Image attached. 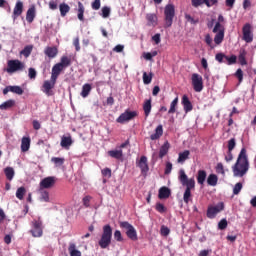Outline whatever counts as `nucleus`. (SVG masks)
<instances>
[{
    "mask_svg": "<svg viewBox=\"0 0 256 256\" xmlns=\"http://www.w3.org/2000/svg\"><path fill=\"white\" fill-rule=\"evenodd\" d=\"M181 104L185 113H191V111H193V103H191V100H189V96H187V94L182 96Z\"/></svg>",
    "mask_w": 256,
    "mask_h": 256,
    "instance_id": "nucleus-15",
    "label": "nucleus"
},
{
    "mask_svg": "<svg viewBox=\"0 0 256 256\" xmlns=\"http://www.w3.org/2000/svg\"><path fill=\"white\" fill-rule=\"evenodd\" d=\"M225 209V204L223 202L218 203L216 206H209L207 209V217L208 219H215L218 213H221Z\"/></svg>",
    "mask_w": 256,
    "mask_h": 256,
    "instance_id": "nucleus-8",
    "label": "nucleus"
},
{
    "mask_svg": "<svg viewBox=\"0 0 256 256\" xmlns=\"http://www.w3.org/2000/svg\"><path fill=\"white\" fill-rule=\"evenodd\" d=\"M148 27H157V14H146Z\"/></svg>",
    "mask_w": 256,
    "mask_h": 256,
    "instance_id": "nucleus-24",
    "label": "nucleus"
},
{
    "mask_svg": "<svg viewBox=\"0 0 256 256\" xmlns=\"http://www.w3.org/2000/svg\"><path fill=\"white\" fill-rule=\"evenodd\" d=\"M51 161L56 165V167H61V165L65 163V158L52 157Z\"/></svg>",
    "mask_w": 256,
    "mask_h": 256,
    "instance_id": "nucleus-47",
    "label": "nucleus"
},
{
    "mask_svg": "<svg viewBox=\"0 0 256 256\" xmlns=\"http://www.w3.org/2000/svg\"><path fill=\"white\" fill-rule=\"evenodd\" d=\"M56 183L57 177L48 176L40 181V191H43L45 189H52V187H55Z\"/></svg>",
    "mask_w": 256,
    "mask_h": 256,
    "instance_id": "nucleus-9",
    "label": "nucleus"
},
{
    "mask_svg": "<svg viewBox=\"0 0 256 256\" xmlns=\"http://www.w3.org/2000/svg\"><path fill=\"white\" fill-rule=\"evenodd\" d=\"M31 227L30 233L32 237H43V221L41 219L33 220Z\"/></svg>",
    "mask_w": 256,
    "mask_h": 256,
    "instance_id": "nucleus-6",
    "label": "nucleus"
},
{
    "mask_svg": "<svg viewBox=\"0 0 256 256\" xmlns=\"http://www.w3.org/2000/svg\"><path fill=\"white\" fill-rule=\"evenodd\" d=\"M241 189H243V184L241 182L236 183L233 188V194L239 195V193H241Z\"/></svg>",
    "mask_w": 256,
    "mask_h": 256,
    "instance_id": "nucleus-53",
    "label": "nucleus"
},
{
    "mask_svg": "<svg viewBox=\"0 0 256 256\" xmlns=\"http://www.w3.org/2000/svg\"><path fill=\"white\" fill-rule=\"evenodd\" d=\"M224 39H225V32L221 30L219 32H216V35L214 37V43L216 45H221Z\"/></svg>",
    "mask_w": 256,
    "mask_h": 256,
    "instance_id": "nucleus-29",
    "label": "nucleus"
},
{
    "mask_svg": "<svg viewBox=\"0 0 256 256\" xmlns=\"http://www.w3.org/2000/svg\"><path fill=\"white\" fill-rule=\"evenodd\" d=\"M137 117V111H129L126 110L124 113H122L117 119L116 122L123 125V123H127L129 121H132V119H135Z\"/></svg>",
    "mask_w": 256,
    "mask_h": 256,
    "instance_id": "nucleus-10",
    "label": "nucleus"
},
{
    "mask_svg": "<svg viewBox=\"0 0 256 256\" xmlns=\"http://www.w3.org/2000/svg\"><path fill=\"white\" fill-rule=\"evenodd\" d=\"M205 43L210 47L211 49H215V46L213 45V38H211L210 34L205 35Z\"/></svg>",
    "mask_w": 256,
    "mask_h": 256,
    "instance_id": "nucleus-51",
    "label": "nucleus"
},
{
    "mask_svg": "<svg viewBox=\"0 0 256 256\" xmlns=\"http://www.w3.org/2000/svg\"><path fill=\"white\" fill-rule=\"evenodd\" d=\"M237 145V142L235 140V138H232L228 141V151H233V149H235Z\"/></svg>",
    "mask_w": 256,
    "mask_h": 256,
    "instance_id": "nucleus-60",
    "label": "nucleus"
},
{
    "mask_svg": "<svg viewBox=\"0 0 256 256\" xmlns=\"http://www.w3.org/2000/svg\"><path fill=\"white\" fill-rule=\"evenodd\" d=\"M4 173L8 181H13V177H15V170L13 169V167H6L4 169Z\"/></svg>",
    "mask_w": 256,
    "mask_h": 256,
    "instance_id": "nucleus-34",
    "label": "nucleus"
},
{
    "mask_svg": "<svg viewBox=\"0 0 256 256\" xmlns=\"http://www.w3.org/2000/svg\"><path fill=\"white\" fill-rule=\"evenodd\" d=\"M91 7L94 11H99V9H101V0H94Z\"/></svg>",
    "mask_w": 256,
    "mask_h": 256,
    "instance_id": "nucleus-58",
    "label": "nucleus"
},
{
    "mask_svg": "<svg viewBox=\"0 0 256 256\" xmlns=\"http://www.w3.org/2000/svg\"><path fill=\"white\" fill-rule=\"evenodd\" d=\"M44 53L46 57H49V59H55L59 53V49H57L55 46H48L45 48Z\"/></svg>",
    "mask_w": 256,
    "mask_h": 256,
    "instance_id": "nucleus-17",
    "label": "nucleus"
},
{
    "mask_svg": "<svg viewBox=\"0 0 256 256\" xmlns=\"http://www.w3.org/2000/svg\"><path fill=\"white\" fill-rule=\"evenodd\" d=\"M142 79L144 85H149L153 81V73L150 72V74H147V72H144Z\"/></svg>",
    "mask_w": 256,
    "mask_h": 256,
    "instance_id": "nucleus-42",
    "label": "nucleus"
},
{
    "mask_svg": "<svg viewBox=\"0 0 256 256\" xmlns=\"http://www.w3.org/2000/svg\"><path fill=\"white\" fill-rule=\"evenodd\" d=\"M185 19L188 23H191V25H197L199 23V19H194L190 14H185Z\"/></svg>",
    "mask_w": 256,
    "mask_h": 256,
    "instance_id": "nucleus-55",
    "label": "nucleus"
},
{
    "mask_svg": "<svg viewBox=\"0 0 256 256\" xmlns=\"http://www.w3.org/2000/svg\"><path fill=\"white\" fill-rule=\"evenodd\" d=\"M160 233L163 237H167L169 236V233H171V230L169 229V227L163 225L161 226Z\"/></svg>",
    "mask_w": 256,
    "mask_h": 256,
    "instance_id": "nucleus-56",
    "label": "nucleus"
},
{
    "mask_svg": "<svg viewBox=\"0 0 256 256\" xmlns=\"http://www.w3.org/2000/svg\"><path fill=\"white\" fill-rule=\"evenodd\" d=\"M133 227L134 226L127 221L120 222V228L125 229V233H129V231H131Z\"/></svg>",
    "mask_w": 256,
    "mask_h": 256,
    "instance_id": "nucleus-44",
    "label": "nucleus"
},
{
    "mask_svg": "<svg viewBox=\"0 0 256 256\" xmlns=\"http://www.w3.org/2000/svg\"><path fill=\"white\" fill-rule=\"evenodd\" d=\"M60 145L63 149H69L73 145V139L71 136H62Z\"/></svg>",
    "mask_w": 256,
    "mask_h": 256,
    "instance_id": "nucleus-23",
    "label": "nucleus"
},
{
    "mask_svg": "<svg viewBox=\"0 0 256 256\" xmlns=\"http://www.w3.org/2000/svg\"><path fill=\"white\" fill-rule=\"evenodd\" d=\"M227 55L223 53H217L215 55V60L218 61V63H226Z\"/></svg>",
    "mask_w": 256,
    "mask_h": 256,
    "instance_id": "nucleus-49",
    "label": "nucleus"
},
{
    "mask_svg": "<svg viewBox=\"0 0 256 256\" xmlns=\"http://www.w3.org/2000/svg\"><path fill=\"white\" fill-rule=\"evenodd\" d=\"M61 17H66L67 13L71 11V7L67 3L63 2L59 5Z\"/></svg>",
    "mask_w": 256,
    "mask_h": 256,
    "instance_id": "nucleus-28",
    "label": "nucleus"
},
{
    "mask_svg": "<svg viewBox=\"0 0 256 256\" xmlns=\"http://www.w3.org/2000/svg\"><path fill=\"white\" fill-rule=\"evenodd\" d=\"M156 211H158V213H165L167 211V208L162 203H157Z\"/></svg>",
    "mask_w": 256,
    "mask_h": 256,
    "instance_id": "nucleus-62",
    "label": "nucleus"
},
{
    "mask_svg": "<svg viewBox=\"0 0 256 256\" xmlns=\"http://www.w3.org/2000/svg\"><path fill=\"white\" fill-rule=\"evenodd\" d=\"M10 92L15 93L16 95H23L24 91L21 86H10Z\"/></svg>",
    "mask_w": 256,
    "mask_h": 256,
    "instance_id": "nucleus-46",
    "label": "nucleus"
},
{
    "mask_svg": "<svg viewBox=\"0 0 256 256\" xmlns=\"http://www.w3.org/2000/svg\"><path fill=\"white\" fill-rule=\"evenodd\" d=\"M89 93H91V84H84L82 86L81 97L85 99L89 97Z\"/></svg>",
    "mask_w": 256,
    "mask_h": 256,
    "instance_id": "nucleus-38",
    "label": "nucleus"
},
{
    "mask_svg": "<svg viewBox=\"0 0 256 256\" xmlns=\"http://www.w3.org/2000/svg\"><path fill=\"white\" fill-rule=\"evenodd\" d=\"M169 147H170L169 142H165V143L160 147V151H159V157H160V159H163V157H165V155H167V154L169 153Z\"/></svg>",
    "mask_w": 256,
    "mask_h": 256,
    "instance_id": "nucleus-30",
    "label": "nucleus"
},
{
    "mask_svg": "<svg viewBox=\"0 0 256 256\" xmlns=\"http://www.w3.org/2000/svg\"><path fill=\"white\" fill-rule=\"evenodd\" d=\"M78 14L77 17L79 19V21H85V6H83V3L78 2Z\"/></svg>",
    "mask_w": 256,
    "mask_h": 256,
    "instance_id": "nucleus-32",
    "label": "nucleus"
},
{
    "mask_svg": "<svg viewBox=\"0 0 256 256\" xmlns=\"http://www.w3.org/2000/svg\"><path fill=\"white\" fill-rule=\"evenodd\" d=\"M25 69V63L21 62L19 59L8 60L6 72L9 75H13V73H17L19 71H23Z\"/></svg>",
    "mask_w": 256,
    "mask_h": 256,
    "instance_id": "nucleus-4",
    "label": "nucleus"
},
{
    "mask_svg": "<svg viewBox=\"0 0 256 256\" xmlns=\"http://www.w3.org/2000/svg\"><path fill=\"white\" fill-rule=\"evenodd\" d=\"M234 177H245L249 171V158L247 157V149L242 148L236 163L232 167Z\"/></svg>",
    "mask_w": 256,
    "mask_h": 256,
    "instance_id": "nucleus-1",
    "label": "nucleus"
},
{
    "mask_svg": "<svg viewBox=\"0 0 256 256\" xmlns=\"http://www.w3.org/2000/svg\"><path fill=\"white\" fill-rule=\"evenodd\" d=\"M192 7H201V5H206L207 0H191Z\"/></svg>",
    "mask_w": 256,
    "mask_h": 256,
    "instance_id": "nucleus-52",
    "label": "nucleus"
},
{
    "mask_svg": "<svg viewBox=\"0 0 256 256\" xmlns=\"http://www.w3.org/2000/svg\"><path fill=\"white\" fill-rule=\"evenodd\" d=\"M165 24L164 27L168 28L173 25V19L175 18V5L167 4L164 8Z\"/></svg>",
    "mask_w": 256,
    "mask_h": 256,
    "instance_id": "nucleus-5",
    "label": "nucleus"
},
{
    "mask_svg": "<svg viewBox=\"0 0 256 256\" xmlns=\"http://www.w3.org/2000/svg\"><path fill=\"white\" fill-rule=\"evenodd\" d=\"M41 196H40V201H44V203H49L50 198H49V192L46 190H40Z\"/></svg>",
    "mask_w": 256,
    "mask_h": 256,
    "instance_id": "nucleus-45",
    "label": "nucleus"
},
{
    "mask_svg": "<svg viewBox=\"0 0 256 256\" xmlns=\"http://www.w3.org/2000/svg\"><path fill=\"white\" fill-rule=\"evenodd\" d=\"M245 57H247V51L241 50L238 56V61L240 65H247V59Z\"/></svg>",
    "mask_w": 256,
    "mask_h": 256,
    "instance_id": "nucleus-40",
    "label": "nucleus"
},
{
    "mask_svg": "<svg viewBox=\"0 0 256 256\" xmlns=\"http://www.w3.org/2000/svg\"><path fill=\"white\" fill-rule=\"evenodd\" d=\"M114 239L117 240L118 242L123 241V235L121 234L120 230H116L114 232Z\"/></svg>",
    "mask_w": 256,
    "mask_h": 256,
    "instance_id": "nucleus-64",
    "label": "nucleus"
},
{
    "mask_svg": "<svg viewBox=\"0 0 256 256\" xmlns=\"http://www.w3.org/2000/svg\"><path fill=\"white\" fill-rule=\"evenodd\" d=\"M218 181L219 178L215 174H210L207 178V184L210 185V187H215Z\"/></svg>",
    "mask_w": 256,
    "mask_h": 256,
    "instance_id": "nucleus-35",
    "label": "nucleus"
},
{
    "mask_svg": "<svg viewBox=\"0 0 256 256\" xmlns=\"http://www.w3.org/2000/svg\"><path fill=\"white\" fill-rule=\"evenodd\" d=\"M189 155H191V152L189 150H185L184 152H180L178 156V163H183L187 159H189Z\"/></svg>",
    "mask_w": 256,
    "mask_h": 256,
    "instance_id": "nucleus-37",
    "label": "nucleus"
},
{
    "mask_svg": "<svg viewBox=\"0 0 256 256\" xmlns=\"http://www.w3.org/2000/svg\"><path fill=\"white\" fill-rule=\"evenodd\" d=\"M109 15H111V8L110 7H107V6H104L102 8V17L104 19H107V17H109Z\"/></svg>",
    "mask_w": 256,
    "mask_h": 256,
    "instance_id": "nucleus-57",
    "label": "nucleus"
},
{
    "mask_svg": "<svg viewBox=\"0 0 256 256\" xmlns=\"http://www.w3.org/2000/svg\"><path fill=\"white\" fill-rule=\"evenodd\" d=\"M26 193H27V190L25 189V187H19L16 191L17 199H19L20 201H23V198L25 197Z\"/></svg>",
    "mask_w": 256,
    "mask_h": 256,
    "instance_id": "nucleus-41",
    "label": "nucleus"
},
{
    "mask_svg": "<svg viewBox=\"0 0 256 256\" xmlns=\"http://www.w3.org/2000/svg\"><path fill=\"white\" fill-rule=\"evenodd\" d=\"M151 109H152V105H151V98H150L148 100H145L143 104V111H144L145 117H148L149 115H151Z\"/></svg>",
    "mask_w": 256,
    "mask_h": 256,
    "instance_id": "nucleus-25",
    "label": "nucleus"
},
{
    "mask_svg": "<svg viewBox=\"0 0 256 256\" xmlns=\"http://www.w3.org/2000/svg\"><path fill=\"white\" fill-rule=\"evenodd\" d=\"M235 77H237L239 83H243V70L241 68H238Z\"/></svg>",
    "mask_w": 256,
    "mask_h": 256,
    "instance_id": "nucleus-61",
    "label": "nucleus"
},
{
    "mask_svg": "<svg viewBox=\"0 0 256 256\" xmlns=\"http://www.w3.org/2000/svg\"><path fill=\"white\" fill-rule=\"evenodd\" d=\"M108 155L112 157V159H117L118 161L123 160V150L121 149L109 150Z\"/></svg>",
    "mask_w": 256,
    "mask_h": 256,
    "instance_id": "nucleus-19",
    "label": "nucleus"
},
{
    "mask_svg": "<svg viewBox=\"0 0 256 256\" xmlns=\"http://www.w3.org/2000/svg\"><path fill=\"white\" fill-rule=\"evenodd\" d=\"M136 165L141 170V174L146 177L147 173H149V164L147 163L146 156H141L140 160L136 163Z\"/></svg>",
    "mask_w": 256,
    "mask_h": 256,
    "instance_id": "nucleus-13",
    "label": "nucleus"
},
{
    "mask_svg": "<svg viewBox=\"0 0 256 256\" xmlns=\"http://www.w3.org/2000/svg\"><path fill=\"white\" fill-rule=\"evenodd\" d=\"M33 51V45L25 46L24 49L20 52L24 57H29Z\"/></svg>",
    "mask_w": 256,
    "mask_h": 256,
    "instance_id": "nucleus-43",
    "label": "nucleus"
},
{
    "mask_svg": "<svg viewBox=\"0 0 256 256\" xmlns=\"http://www.w3.org/2000/svg\"><path fill=\"white\" fill-rule=\"evenodd\" d=\"M58 64L61 65L64 69H67V67L71 65V58L62 56Z\"/></svg>",
    "mask_w": 256,
    "mask_h": 256,
    "instance_id": "nucleus-39",
    "label": "nucleus"
},
{
    "mask_svg": "<svg viewBox=\"0 0 256 256\" xmlns=\"http://www.w3.org/2000/svg\"><path fill=\"white\" fill-rule=\"evenodd\" d=\"M159 199H169L171 197V190L165 186L159 189L158 193Z\"/></svg>",
    "mask_w": 256,
    "mask_h": 256,
    "instance_id": "nucleus-20",
    "label": "nucleus"
},
{
    "mask_svg": "<svg viewBox=\"0 0 256 256\" xmlns=\"http://www.w3.org/2000/svg\"><path fill=\"white\" fill-rule=\"evenodd\" d=\"M35 17H36V8H35V5H32L26 12L27 23H31L32 21H35Z\"/></svg>",
    "mask_w": 256,
    "mask_h": 256,
    "instance_id": "nucleus-18",
    "label": "nucleus"
},
{
    "mask_svg": "<svg viewBox=\"0 0 256 256\" xmlns=\"http://www.w3.org/2000/svg\"><path fill=\"white\" fill-rule=\"evenodd\" d=\"M31 147V138L23 137L21 142V151L22 153H27Z\"/></svg>",
    "mask_w": 256,
    "mask_h": 256,
    "instance_id": "nucleus-22",
    "label": "nucleus"
},
{
    "mask_svg": "<svg viewBox=\"0 0 256 256\" xmlns=\"http://www.w3.org/2000/svg\"><path fill=\"white\" fill-rule=\"evenodd\" d=\"M178 179L183 185V187H186L183 195V201L186 203V205H189V201H191V190L195 189V178H188L187 174L185 173V170L181 169L179 171Z\"/></svg>",
    "mask_w": 256,
    "mask_h": 256,
    "instance_id": "nucleus-2",
    "label": "nucleus"
},
{
    "mask_svg": "<svg viewBox=\"0 0 256 256\" xmlns=\"http://www.w3.org/2000/svg\"><path fill=\"white\" fill-rule=\"evenodd\" d=\"M243 39L246 43L253 42V33L251 32V24L246 23L242 28Z\"/></svg>",
    "mask_w": 256,
    "mask_h": 256,
    "instance_id": "nucleus-12",
    "label": "nucleus"
},
{
    "mask_svg": "<svg viewBox=\"0 0 256 256\" xmlns=\"http://www.w3.org/2000/svg\"><path fill=\"white\" fill-rule=\"evenodd\" d=\"M163 136V125H158L155 129V133L150 135L151 141H157Z\"/></svg>",
    "mask_w": 256,
    "mask_h": 256,
    "instance_id": "nucleus-21",
    "label": "nucleus"
},
{
    "mask_svg": "<svg viewBox=\"0 0 256 256\" xmlns=\"http://www.w3.org/2000/svg\"><path fill=\"white\" fill-rule=\"evenodd\" d=\"M64 70H65V68L62 67L61 64L56 63L52 67L51 78L55 79L57 81V79H59V76L61 75V72H63Z\"/></svg>",
    "mask_w": 256,
    "mask_h": 256,
    "instance_id": "nucleus-16",
    "label": "nucleus"
},
{
    "mask_svg": "<svg viewBox=\"0 0 256 256\" xmlns=\"http://www.w3.org/2000/svg\"><path fill=\"white\" fill-rule=\"evenodd\" d=\"M68 251L70 256H81V251L77 249V245H75V243L69 244Z\"/></svg>",
    "mask_w": 256,
    "mask_h": 256,
    "instance_id": "nucleus-26",
    "label": "nucleus"
},
{
    "mask_svg": "<svg viewBox=\"0 0 256 256\" xmlns=\"http://www.w3.org/2000/svg\"><path fill=\"white\" fill-rule=\"evenodd\" d=\"M216 173H220L221 175H225V167L223 166V163L219 162L216 165Z\"/></svg>",
    "mask_w": 256,
    "mask_h": 256,
    "instance_id": "nucleus-59",
    "label": "nucleus"
},
{
    "mask_svg": "<svg viewBox=\"0 0 256 256\" xmlns=\"http://www.w3.org/2000/svg\"><path fill=\"white\" fill-rule=\"evenodd\" d=\"M56 83H57V80L53 78H50V80L44 81L42 86V91L43 93H45V95H47V97H51V95H53L52 89H55Z\"/></svg>",
    "mask_w": 256,
    "mask_h": 256,
    "instance_id": "nucleus-11",
    "label": "nucleus"
},
{
    "mask_svg": "<svg viewBox=\"0 0 256 256\" xmlns=\"http://www.w3.org/2000/svg\"><path fill=\"white\" fill-rule=\"evenodd\" d=\"M12 107H15V100L13 99L7 100L6 102L0 104L1 111H7V109H11Z\"/></svg>",
    "mask_w": 256,
    "mask_h": 256,
    "instance_id": "nucleus-27",
    "label": "nucleus"
},
{
    "mask_svg": "<svg viewBox=\"0 0 256 256\" xmlns=\"http://www.w3.org/2000/svg\"><path fill=\"white\" fill-rule=\"evenodd\" d=\"M205 179H207V172L205 170H199L197 175V183L204 185Z\"/></svg>",
    "mask_w": 256,
    "mask_h": 256,
    "instance_id": "nucleus-31",
    "label": "nucleus"
},
{
    "mask_svg": "<svg viewBox=\"0 0 256 256\" xmlns=\"http://www.w3.org/2000/svg\"><path fill=\"white\" fill-rule=\"evenodd\" d=\"M192 86L196 93H201L203 91V76L194 73L191 77Z\"/></svg>",
    "mask_w": 256,
    "mask_h": 256,
    "instance_id": "nucleus-7",
    "label": "nucleus"
},
{
    "mask_svg": "<svg viewBox=\"0 0 256 256\" xmlns=\"http://www.w3.org/2000/svg\"><path fill=\"white\" fill-rule=\"evenodd\" d=\"M111 239H113V228H111V225L106 224L102 228V235L98 242L99 247L107 249L111 245Z\"/></svg>",
    "mask_w": 256,
    "mask_h": 256,
    "instance_id": "nucleus-3",
    "label": "nucleus"
},
{
    "mask_svg": "<svg viewBox=\"0 0 256 256\" xmlns=\"http://www.w3.org/2000/svg\"><path fill=\"white\" fill-rule=\"evenodd\" d=\"M92 199H93V197L90 196V195H87V196L83 197L82 203H83L84 207H86V209H88V207H91V200Z\"/></svg>",
    "mask_w": 256,
    "mask_h": 256,
    "instance_id": "nucleus-48",
    "label": "nucleus"
},
{
    "mask_svg": "<svg viewBox=\"0 0 256 256\" xmlns=\"http://www.w3.org/2000/svg\"><path fill=\"white\" fill-rule=\"evenodd\" d=\"M213 33H219V31H223L225 33V26L221 24V22H216Z\"/></svg>",
    "mask_w": 256,
    "mask_h": 256,
    "instance_id": "nucleus-50",
    "label": "nucleus"
},
{
    "mask_svg": "<svg viewBox=\"0 0 256 256\" xmlns=\"http://www.w3.org/2000/svg\"><path fill=\"white\" fill-rule=\"evenodd\" d=\"M226 63L227 65H235L237 63V56L232 55V56H226Z\"/></svg>",
    "mask_w": 256,
    "mask_h": 256,
    "instance_id": "nucleus-54",
    "label": "nucleus"
},
{
    "mask_svg": "<svg viewBox=\"0 0 256 256\" xmlns=\"http://www.w3.org/2000/svg\"><path fill=\"white\" fill-rule=\"evenodd\" d=\"M23 1L18 0L14 6L13 13H12V19L13 21L17 20L18 17H21L23 15Z\"/></svg>",
    "mask_w": 256,
    "mask_h": 256,
    "instance_id": "nucleus-14",
    "label": "nucleus"
},
{
    "mask_svg": "<svg viewBox=\"0 0 256 256\" xmlns=\"http://www.w3.org/2000/svg\"><path fill=\"white\" fill-rule=\"evenodd\" d=\"M177 105H179V97H176L170 104V108L168 110L169 115H173L177 111Z\"/></svg>",
    "mask_w": 256,
    "mask_h": 256,
    "instance_id": "nucleus-33",
    "label": "nucleus"
},
{
    "mask_svg": "<svg viewBox=\"0 0 256 256\" xmlns=\"http://www.w3.org/2000/svg\"><path fill=\"white\" fill-rule=\"evenodd\" d=\"M126 236L128 237V239H130L131 241H137L139 239V237L137 236V230L135 229V227H133L131 230H129L128 232H126Z\"/></svg>",
    "mask_w": 256,
    "mask_h": 256,
    "instance_id": "nucleus-36",
    "label": "nucleus"
},
{
    "mask_svg": "<svg viewBox=\"0 0 256 256\" xmlns=\"http://www.w3.org/2000/svg\"><path fill=\"white\" fill-rule=\"evenodd\" d=\"M218 229H220L221 231H223L224 229H227V219H222L218 223Z\"/></svg>",
    "mask_w": 256,
    "mask_h": 256,
    "instance_id": "nucleus-63",
    "label": "nucleus"
}]
</instances>
